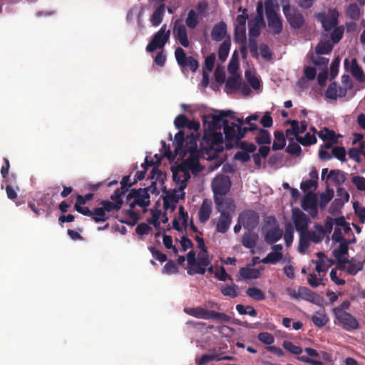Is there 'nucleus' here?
Returning <instances> with one entry per match:
<instances>
[{"label":"nucleus","mask_w":365,"mask_h":365,"mask_svg":"<svg viewBox=\"0 0 365 365\" xmlns=\"http://www.w3.org/2000/svg\"><path fill=\"white\" fill-rule=\"evenodd\" d=\"M299 242L298 250L301 253H304L309 247V242L312 241L306 233L299 234Z\"/></svg>","instance_id":"obj_52"},{"label":"nucleus","mask_w":365,"mask_h":365,"mask_svg":"<svg viewBox=\"0 0 365 365\" xmlns=\"http://www.w3.org/2000/svg\"><path fill=\"white\" fill-rule=\"evenodd\" d=\"M346 15L354 21H358L361 17V11L356 3L349 5L346 10Z\"/></svg>","instance_id":"obj_39"},{"label":"nucleus","mask_w":365,"mask_h":365,"mask_svg":"<svg viewBox=\"0 0 365 365\" xmlns=\"http://www.w3.org/2000/svg\"><path fill=\"white\" fill-rule=\"evenodd\" d=\"M217 355L214 354H203L200 358L196 359L195 362L197 365H205L210 361L217 360Z\"/></svg>","instance_id":"obj_64"},{"label":"nucleus","mask_w":365,"mask_h":365,"mask_svg":"<svg viewBox=\"0 0 365 365\" xmlns=\"http://www.w3.org/2000/svg\"><path fill=\"white\" fill-rule=\"evenodd\" d=\"M100 204L102 205L106 212H110L114 210L118 211L122 207L120 201L110 202L108 200H102Z\"/></svg>","instance_id":"obj_46"},{"label":"nucleus","mask_w":365,"mask_h":365,"mask_svg":"<svg viewBox=\"0 0 365 365\" xmlns=\"http://www.w3.org/2000/svg\"><path fill=\"white\" fill-rule=\"evenodd\" d=\"M283 235V231L278 226H276L267 231L264 235V240L269 245H273L279 240Z\"/></svg>","instance_id":"obj_27"},{"label":"nucleus","mask_w":365,"mask_h":365,"mask_svg":"<svg viewBox=\"0 0 365 365\" xmlns=\"http://www.w3.org/2000/svg\"><path fill=\"white\" fill-rule=\"evenodd\" d=\"M239 273L240 276L245 279H257L260 275V272L258 269L247 267L240 268Z\"/></svg>","instance_id":"obj_33"},{"label":"nucleus","mask_w":365,"mask_h":365,"mask_svg":"<svg viewBox=\"0 0 365 365\" xmlns=\"http://www.w3.org/2000/svg\"><path fill=\"white\" fill-rule=\"evenodd\" d=\"M292 212L296 230L299 234L306 233L308 231V226L310 222L309 218L297 207L293 208Z\"/></svg>","instance_id":"obj_10"},{"label":"nucleus","mask_w":365,"mask_h":365,"mask_svg":"<svg viewBox=\"0 0 365 365\" xmlns=\"http://www.w3.org/2000/svg\"><path fill=\"white\" fill-rule=\"evenodd\" d=\"M315 231H307L306 235H308L310 240L314 243L322 242L324 237V232L323 231V226L319 224L314 225Z\"/></svg>","instance_id":"obj_31"},{"label":"nucleus","mask_w":365,"mask_h":365,"mask_svg":"<svg viewBox=\"0 0 365 365\" xmlns=\"http://www.w3.org/2000/svg\"><path fill=\"white\" fill-rule=\"evenodd\" d=\"M240 128H242V127L236 125L235 123H232L230 125L227 120H225L223 121V129L225 140L227 142L226 143V147L227 149H230L232 147V142L237 143L242 138H240L239 135Z\"/></svg>","instance_id":"obj_7"},{"label":"nucleus","mask_w":365,"mask_h":365,"mask_svg":"<svg viewBox=\"0 0 365 365\" xmlns=\"http://www.w3.org/2000/svg\"><path fill=\"white\" fill-rule=\"evenodd\" d=\"M242 81L240 76L228 77L225 82V88L232 91H237L241 88Z\"/></svg>","instance_id":"obj_40"},{"label":"nucleus","mask_w":365,"mask_h":365,"mask_svg":"<svg viewBox=\"0 0 365 365\" xmlns=\"http://www.w3.org/2000/svg\"><path fill=\"white\" fill-rule=\"evenodd\" d=\"M302 207L305 211H309L312 217H315L318 214L317 198L315 193L308 192L302 200Z\"/></svg>","instance_id":"obj_12"},{"label":"nucleus","mask_w":365,"mask_h":365,"mask_svg":"<svg viewBox=\"0 0 365 365\" xmlns=\"http://www.w3.org/2000/svg\"><path fill=\"white\" fill-rule=\"evenodd\" d=\"M349 242H343L340 243L339 248L333 250V255L335 258L344 257L348 255Z\"/></svg>","instance_id":"obj_54"},{"label":"nucleus","mask_w":365,"mask_h":365,"mask_svg":"<svg viewBox=\"0 0 365 365\" xmlns=\"http://www.w3.org/2000/svg\"><path fill=\"white\" fill-rule=\"evenodd\" d=\"M351 182L359 191H365V178L360 175H354L351 178Z\"/></svg>","instance_id":"obj_60"},{"label":"nucleus","mask_w":365,"mask_h":365,"mask_svg":"<svg viewBox=\"0 0 365 365\" xmlns=\"http://www.w3.org/2000/svg\"><path fill=\"white\" fill-rule=\"evenodd\" d=\"M91 218L95 222L98 223L107 221L109 219V217L106 215L103 208L101 207L94 208Z\"/></svg>","instance_id":"obj_45"},{"label":"nucleus","mask_w":365,"mask_h":365,"mask_svg":"<svg viewBox=\"0 0 365 365\" xmlns=\"http://www.w3.org/2000/svg\"><path fill=\"white\" fill-rule=\"evenodd\" d=\"M349 63V61L348 58L344 60V68L347 71H349L353 77L359 83L365 82V73L362 70L361 67L357 63L356 58H353L351 61V67L348 68Z\"/></svg>","instance_id":"obj_17"},{"label":"nucleus","mask_w":365,"mask_h":365,"mask_svg":"<svg viewBox=\"0 0 365 365\" xmlns=\"http://www.w3.org/2000/svg\"><path fill=\"white\" fill-rule=\"evenodd\" d=\"M185 133L182 130H179L175 135V143L176 144L175 148V155H182L185 144Z\"/></svg>","instance_id":"obj_38"},{"label":"nucleus","mask_w":365,"mask_h":365,"mask_svg":"<svg viewBox=\"0 0 365 365\" xmlns=\"http://www.w3.org/2000/svg\"><path fill=\"white\" fill-rule=\"evenodd\" d=\"M185 312L190 316L194 317L197 319H209V314L210 310H207L201 307L185 308Z\"/></svg>","instance_id":"obj_29"},{"label":"nucleus","mask_w":365,"mask_h":365,"mask_svg":"<svg viewBox=\"0 0 365 365\" xmlns=\"http://www.w3.org/2000/svg\"><path fill=\"white\" fill-rule=\"evenodd\" d=\"M239 222L245 229L255 230L259 225V216L255 210H246L239 215Z\"/></svg>","instance_id":"obj_9"},{"label":"nucleus","mask_w":365,"mask_h":365,"mask_svg":"<svg viewBox=\"0 0 365 365\" xmlns=\"http://www.w3.org/2000/svg\"><path fill=\"white\" fill-rule=\"evenodd\" d=\"M282 11L292 29H300L304 26L306 21L303 14L297 8L291 7L289 1L282 5Z\"/></svg>","instance_id":"obj_3"},{"label":"nucleus","mask_w":365,"mask_h":365,"mask_svg":"<svg viewBox=\"0 0 365 365\" xmlns=\"http://www.w3.org/2000/svg\"><path fill=\"white\" fill-rule=\"evenodd\" d=\"M310 179L304 180L300 184V188L304 191H308L309 190H317L318 186L319 174L317 170L314 168L310 171L309 174Z\"/></svg>","instance_id":"obj_20"},{"label":"nucleus","mask_w":365,"mask_h":365,"mask_svg":"<svg viewBox=\"0 0 365 365\" xmlns=\"http://www.w3.org/2000/svg\"><path fill=\"white\" fill-rule=\"evenodd\" d=\"M148 178L154 180L156 182H160L163 185L166 179L165 175L158 169L157 167L153 168Z\"/></svg>","instance_id":"obj_48"},{"label":"nucleus","mask_w":365,"mask_h":365,"mask_svg":"<svg viewBox=\"0 0 365 365\" xmlns=\"http://www.w3.org/2000/svg\"><path fill=\"white\" fill-rule=\"evenodd\" d=\"M274 140L272 146L273 150L283 149L286 145L284 133L282 130H277L274 133Z\"/></svg>","instance_id":"obj_32"},{"label":"nucleus","mask_w":365,"mask_h":365,"mask_svg":"<svg viewBox=\"0 0 365 365\" xmlns=\"http://www.w3.org/2000/svg\"><path fill=\"white\" fill-rule=\"evenodd\" d=\"M334 196V191L329 190L327 193H322L320 195L319 207L321 209L326 207L327 204L331 201Z\"/></svg>","instance_id":"obj_56"},{"label":"nucleus","mask_w":365,"mask_h":365,"mask_svg":"<svg viewBox=\"0 0 365 365\" xmlns=\"http://www.w3.org/2000/svg\"><path fill=\"white\" fill-rule=\"evenodd\" d=\"M312 321L316 327H322L328 323L329 317L324 312H317L312 316Z\"/></svg>","instance_id":"obj_41"},{"label":"nucleus","mask_w":365,"mask_h":365,"mask_svg":"<svg viewBox=\"0 0 365 365\" xmlns=\"http://www.w3.org/2000/svg\"><path fill=\"white\" fill-rule=\"evenodd\" d=\"M232 217L230 214H220L216 225V231L220 233L227 232L232 223Z\"/></svg>","instance_id":"obj_26"},{"label":"nucleus","mask_w":365,"mask_h":365,"mask_svg":"<svg viewBox=\"0 0 365 365\" xmlns=\"http://www.w3.org/2000/svg\"><path fill=\"white\" fill-rule=\"evenodd\" d=\"M132 199L142 202V204H140L141 207H146L150 203V195L143 188L132 189L128 194L126 200L128 202H130Z\"/></svg>","instance_id":"obj_15"},{"label":"nucleus","mask_w":365,"mask_h":365,"mask_svg":"<svg viewBox=\"0 0 365 365\" xmlns=\"http://www.w3.org/2000/svg\"><path fill=\"white\" fill-rule=\"evenodd\" d=\"M231 182L227 176L218 175L212 181V188L215 196L223 197L230 190Z\"/></svg>","instance_id":"obj_8"},{"label":"nucleus","mask_w":365,"mask_h":365,"mask_svg":"<svg viewBox=\"0 0 365 365\" xmlns=\"http://www.w3.org/2000/svg\"><path fill=\"white\" fill-rule=\"evenodd\" d=\"M212 133L210 135L208 140L210 141V145H217L223 143V135L222 133H217L216 130L211 131Z\"/></svg>","instance_id":"obj_58"},{"label":"nucleus","mask_w":365,"mask_h":365,"mask_svg":"<svg viewBox=\"0 0 365 365\" xmlns=\"http://www.w3.org/2000/svg\"><path fill=\"white\" fill-rule=\"evenodd\" d=\"M210 265V259H209L207 252H204L201 251L198 254V259L196 267H189L187 269V274L192 276L195 274H204L206 272V267Z\"/></svg>","instance_id":"obj_14"},{"label":"nucleus","mask_w":365,"mask_h":365,"mask_svg":"<svg viewBox=\"0 0 365 365\" xmlns=\"http://www.w3.org/2000/svg\"><path fill=\"white\" fill-rule=\"evenodd\" d=\"M165 5L162 4L159 5L150 16V23L153 26H159L163 21L165 15Z\"/></svg>","instance_id":"obj_30"},{"label":"nucleus","mask_w":365,"mask_h":365,"mask_svg":"<svg viewBox=\"0 0 365 365\" xmlns=\"http://www.w3.org/2000/svg\"><path fill=\"white\" fill-rule=\"evenodd\" d=\"M200 22L199 14L194 9H190L185 19V25L182 24L180 19H177L174 23L173 36L179 43L185 48L190 46V41L187 36L186 26L190 29H194Z\"/></svg>","instance_id":"obj_1"},{"label":"nucleus","mask_w":365,"mask_h":365,"mask_svg":"<svg viewBox=\"0 0 365 365\" xmlns=\"http://www.w3.org/2000/svg\"><path fill=\"white\" fill-rule=\"evenodd\" d=\"M225 120L222 115L212 114L205 118L204 123L208 124V129L210 131H214L220 129Z\"/></svg>","instance_id":"obj_23"},{"label":"nucleus","mask_w":365,"mask_h":365,"mask_svg":"<svg viewBox=\"0 0 365 365\" xmlns=\"http://www.w3.org/2000/svg\"><path fill=\"white\" fill-rule=\"evenodd\" d=\"M337 83L336 82H331L325 92V96L327 98L336 100L337 98Z\"/></svg>","instance_id":"obj_59"},{"label":"nucleus","mask_w":365,"mask_h":365,"mask_svg":"<svg viewBox=\"0 0 365 365\" xmlns=\"http://www.w3.org/2000/svg\"><path fill=\"white\" fill-rule=\"evenodd\" d=\"M190 175L184 168L173 172V180L179 185L180 190L182 191L187 187V182L190 180Z\"/></svg>","instance_id":"obj_18"},{"label":"nucleus","mask_w":365,"mask_h":365,"mask_svg":"<svg viewBox=\"0 0 365 365\" xmlns=\"http://www.w3.org/2000/svg\"><path fill=\"white\" fill-rule=\"evenodd\" d=\"M290 143L286 148V152L292 155L299 156L301 155L302 148L298 143L293 142L294 138H289Z\"/></svg>","instance_id":"obj_50"},{"label":"nucleus","mask_w":365,"mask_h":365,"mask_svg":"<svg viewBox=\"0 0 365 365\" xmlns=\"http://www.w3.org/2000/svg\"><path fill=\"white\" fill-rule=\"evenodd\" d=\"M353 208L355 214L358 216L359 222L361 224L365 222V207L361 205L359 202H353Z\"/></svg>","instance_id":"obj_51"},{"label":"nucleus","mask_w":365,"mask_h":365,"mask_svg":"<svg viewBox=\"0 0 365 365\" xmlns=\"http://www.w3.org/2000/svg\"><path fill=\"white\" fill-rule=\"evenodd\" d=\"M338 323L340 324L343 329L350 331L359 328V324L356 319L351 314L346 312H340L336 310V314H334Z\"/></svg>","instance_id":"obj_11"},{"label":"nucleus","mask_w":365,"mask_h":365,"mask_svg":"<svg viewBox=\"0 0 365 365\" xmlns=\"http://www.w3.org/2000/svg\"><path fill=\"white\" fill-rule=\"evenodd\" d=\"M178 272V267L175 262L171 259L168 260V262L163 267V273L167 274H175Z\"/></svg>","instance_id":"obj_63"},{"label":"nucleus","mask_w":365,"mask_h":365,"mask_svg":"<svg viewBox=\"0 0 365 365\" xmlns=\"http://www.w3.org/2000/svg\"><path fill=\"white\" fill-rule=\"evenodd\" d=\"M318 136L323 141H331L332 143H337V137L335 132L333 130H329L327 128H324L319 133Z\"/></svg>","instance_id":"obj_34"},{"label":"nucleus","mask_w":365,"mask_h":365,"mask_svg":"<svg viewBox=\"0 0 365 365\" xmlns=\"http://www.w3.org/2000/svg\"><path fill=\"white\" fill-rule=\"evenodd\" d=\"M217 211L222 214H230L232 215L236 209L235 202L231 198L215 196L214 198Z\"/></svg>","instance_id":"obj_13"},{"label":"nucleus","mask_w":365,"mask_h":365,"mask_svg":"<svg viewBox=\"0 0 365 365\" xmlns=\"http://www.w3.org/2000/svg\"><path fill=\"white\" fill-rule=\"evenodd\" d=\"M236 145L248 154L255 152L257 149V146L254 143L246 141H238L236 143Z\"/></svg>","instance_id":"obj_55"},{"label":"nucleus","mask_w":365,"mask_h":365,"mask_svg":"<svg viewBox=\"0 0 365 365\" xmlns=\"http://www.w3.org/2000/svg\"><path fill=\"white\" fill-rule=\"evenodd\" d=\"M297 140L299 143L304 146H309L314 145L317 141L316 136L311 134L310 133H307L304 137L297 136Z\"/></svg>","instance_id":"obj_47"},{"label":"nucleus","mask_w":365,"mask_h":365,"mask_svg":"<svg viewBox=\"0 0 365 365\" xmlns=\"http://www.w3.org/2000/svg\"><path fill=\"white\" fill-rule=\"evenodd\" d=\"M212 201L208 199H205L200 207L198 212L199 221L201 223H205L212 214Z\"/></svg>","instance_id":"obj_21"},{"label":"nucleus","mask_w":365,"mask_h":365,"mask_svg":"<svg viewBox=\"0 0 365 365\" xmlns=\"http://www.w3.org/2000/svg\"><path fill=\"white\" fill-rule=\"evenodd\" d=\"M333 45L329 41H320L315 47V53L317 55L329 54L333 49Z\"/></svg>","instance_id":"obj_36"},{"label":"nucleus","mask_w":365,"mask_h":365,"mask_svg":"<svg viewBox=\"0 0 365 365\" xmlns=\"http://www.w3.org/2000/svg\"><path fill=\"white\" fill-rule=\"evenodd\" d=\"M170 36V30H166V25L164 24L154 35L151 41L147 45L146 51L148 52H153L157 48H163L168 41Z\"/></svg>","instance_id":"obj_5"},{"label":"nucleus","mask_w":365,"mask_h":365,"mask_svg":"<svg viewBox=\"0 0 365 365\" xmlns=\"http://www.w3.org/2000/svg\"><path fill=\"white\" fill-rule=\"evenodd\" d=\"M257 338L262 343L266 345H271L274 342V336L269 332H260Z\"/></svg>","instance_id":"obj_61"},{"label":"nucleus","mask_w":365,"mask_h":365,"mask_svg":"<svg viewBox=\"0 0 365 365\" xmlns=\"http://www.w3.org/2000/svg\"><path fill=\"white\" fill-rule=\"evenodd\" d=\"M175 56L179 66L184 69L189 67L192 72H195L199 67V62L192 56H187L185 51L181 47H178L175 51Z\"/></svg>","instance_id":"obj_6"},{"label":"nucleus","mask_w":365,"mask_h":365,"mask_svg":"<svg viewBox=\"0 0 365 365\" xmlns=\"http://www.w3.org/2000/svg\"><path fill=\"white\" fill-rule=\"evenodd\" d=\"M264 9L269 34L272 36L279 35L283 31V21L278 13L279 6L272 0H266Z\"/></svg>","instance_id":"obj_2"},{"label":"nucleus","mask_w":365,"mask_h":365,"mask_svg":"<svg viewBox=\"0 0 365 365\" xmlns=\"http://www.w3.org/2000/svg\"><path fill=\"white\" fill-rule=\"evenodd\" d=\"M327 180H330L335 185H341L346 180V174L340 170H331L327 176Z\"/></svg>","instance_id":"obj_28"},{"label":"nucleus","mask_w":365,"mask_h":365,"mask_svg":"<svg viewBox=\"0 0 365 365\" xmlns=\"http://www.w3.org/2000/svg\"><path fill=\"white\" fill-rule=\"evenodd\" d=\"M248 19L247 14H242L237 16L236 21L237 24L235 27L234 35L235 38L238 40L239 31L241 32L242 34V41H245L246 39V21Z\"/></svg>","instance_id":"obj_22"},{"label":"nucleus","mask_w":365,"mask_h":365,"mask_svg":"<svg viewBox=\"0 0 365 365\" xmlns=\"http://www.w3.org/2000/svg\"><path fill=\"white\" fill-rule=\"evenodd\" d=\"M344 28L342 26H335L330 34L332 43H338L343 38Z\"/></svg>","instance_id":"obj_49"},{"label":"nucleus","mask_w":365,"mask_h":365,"mask_svg":"<svg viewBox=\"0 0 365 365\" xmlns=\"http://www.w3.org/2000/svg\"><path fill=\"white\" fill-rule=\"evenodd\" d=\"M209 319H215L222 322H228L230 320V317L225 313L217 312L215 311L210 310Z\"/></svg>","instance_id":"obj_57"},{"label":"nucleus","mask_w":365,"mask_h":365,"mask_svg":"<svg viewBox=\"0 0 365 365\" xmlns=\"http://www.w3.org/2000/svg\"><path fill=\"white\" fill-rule=\"evenodd\" d=\"M197 135L195 133L188 135L185 140L184 148L182 152V156L187 153H194L197 150Z\"/></svg>","instance_id":"obj_25"},{"label":"nucleus","mask_w":365,"mask_h":365,"mask_svg":"<svg viewBox=\"0 0 365 365\" xmlns=\"http://www.w3.org/2000/svg\"><path fill=\"white\" fill-rule=\"evenodd\" d=\"M283 257L282 252H271L264 258L262 259L264 264H275L279 262Z\"/></svg>","instance_id":"obj_43"},{"label":"nucleus","mask_w":365,"mask_h":365,"mask_svg":"<svg viewBox=\"0 0 365 365\" xmlns=\"http://www.w3.org/2000/svg\"><path fill=\"white\" fill-rule=\"evenodd\" d=\"M238 289V286L236 284L233 285H225L221 289V292L224 296L230 297L232 298H235L238 296V293L237 290Z\"/></svg>","instance_id":"obj_53"},{"label":"nucleus","mask_w":365,"mask_h":365,"mask_svg":"<svg viewBox=\"0 0 365 365\" xmlns=\"http://www.w3.org/2000/svg\"><path fill=\"white\" fill-rule=\"evenodd\" d=\"M246 294L248 297L256 301H262L266 297L264 292L257 287H249L246 290Z\"/></svg>","instance_id":"obj_44"},{"label":"nucleus","mask_w":365,"mask_h":365,"mask_svg":"<svg viewBox=\"0 0 365 365\" xmlns=\"http://www.w3.org/2000/svg\"><path fill=\"white\" fill-rule=\"evenodd\" d=\"M179 197L174 190L173 193L168 194L163 197V207L165 210L171 208L173 210L175 209V204L178 202Z\"/></svg>","instance_id":"obj_35"},{"label":"nucleus","mask_w":365,"mask_h":365,"mask_svg":"<svg viewBox=\"0 0 365 365\" xmlns=\"http://www.w3.org/2000/svg\"><path fill=\"white\" fill-rule=\"evenodd\" d=\"M294 239V229L290 223L286 225L285 233H284V241L287 246H289Z\"/></svg>","instance_id":"obj_62"},{"label":"nucleus","mask_w":365,"mask_h":365,"mask_svg":"<svg viewBox=\"0 0 365 365\" xmlns=\"http://www.w3.org/2000/svg\"><path fill=\"white\" fill-rule=\"evenodd\" d=\"M255 141L258 145L270 144L271 135L269 132L264 128L259 129L255 136Z\"/></svg>","instance_id":"obj_37"},{"label":"nucleus","mask_w":365,"mask_h":365,"mask_svg":"<svg viewBox=\"0 0 365 365\" xmlns=\"http://www.w3.org/2000/svg\"><path fill=\"white\" fill-rule=\"evenodd\" d=\"M230 46L231 43L230 39L225 40L220 46L218 50V58L221 61H225L227 59L229 55Z\"/></svg>","instance_id":"obj_42"},{"label":"nucleus","mask_w":365,"mask_h":365,"mask_svg":"<svg viewBox=\"0 0 365 365\" xmlns=\"http://www.w3.org/2000/svg\"><path fill=\"white\" fill-rule=\"evenodd\" d=\"M227 34V26L225 21H222L214 25L212 29L210 36L214 41H221Z\"/></svg>","instance_id":"obj_19"},{"label":"nucleus","mask_w":365,"mask_h":365,"mask_svg":"<svg viewBox=\"0 0 365 365\" xmlns=\"http://www.w3.org/2000/svg\"><path fill=\"white\" fill-rule=\"evenodd\" d=\"M299 299L309 302L317 305H322L324 298L312 292L307 287H299L298 289Z\"/></svg>","instance_id":"obj_16"},{"label":"nucleus","mask_w":365,"mask_h":365,"mask_svg":"<svg viewBox=\"0 0 365 365\" xmlns=\"http://www.w3.org/2000/svg\"><path fill=\"white\" fill-rule=\"evenodd\" d=\"M259 236L254 230H247L242 236V245L248 249L254 248L258 242Z\"/></svg>","instance_id":"obj_24"},{"label":"nucleus","mask_w":365,"mask_h":365,"mask_svg":"<svg viewBox=\"0 0 365 365\" xmlns=\"http://www.w3.org/2000/svg\"><path fill=\"white\" fill-rule=\"evenodd\" d=\"M339 11L336 9H329L328 14L319 12L315 14L316 19L322 24L325 31H329L339 23Z\"/></svg>","instance_id":"obj_4"}]
</instances>
